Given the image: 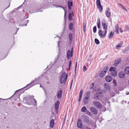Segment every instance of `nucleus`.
Segmentation results:
<instances>
[{"label": "nucleus", "instance_id": "f257e3e1", "mask_svg": "<svg viewBox=\"0 0 129 129\" xmlns=\"http://www.w3.org/2000/svg\"><path fill=\"white\" fill-rule=\"evenodd\" d=\"M102 23L103 29L105 30L102 31L101 30H99L98 32V34L101 38H104L105 37L107 33L106 30L107 25L106 24V20L105 19L102 20Z\"/></svg>", "mask_w": 129, "mask_h": 129}, {"label": "nucleus", "instance_id": "f03ea898", "mask_svg": "<svg viewBox=\"0 0 129 129\" xmlns=\"http://www.w3.org/2000/svg\"><path fill=\"white\" fill-rule=\"evenodd\" d=\"M67 77V74L65 72L62 73L59 78V82L61 84H65Z\"/></svg>", "mask_w": 129, "mask_h": 129}, {"label": "nucleus", "instance_id": "7ed1b4c3", "mask_svg": "<svg viewBox=\"0 0 129 129\" xmlns=\"http://www.w3.org/2000/svg\"><path fill=\"white\" fill-rule=\"evenodd\" d=\"M93 104L94 106L97 108L101 109L102 108V104L98 101H94L93 102Z\"/></svg>", "mask_w": 129, "mask_h": 129}, {"label": "nucleus", "instance_id": "20e7f679", "mask_svg": "<svg viewBox=\"0 0 129 129\" xmlns=\"http://www.w3.org/2000/svg\"><path fill=\"white\" fill-rule=\"evenodd\" d=\"M73 47H72L71 50H68L67 52V57L68 59H70L73 56Z\"/></svg>", "mask_w": 129, "mask_h": 129}, {"label": "nucleus", "instance_id": "39448f33", "mask_svg": "<svg viewBox=\"0 0 129 129\" xmlns=\"http://www.w3.org/2000/svg\"><path fill=\"white\" fill-rule=\"evenodd\" d=\"M82 119L85 123L89 124V120L88 116L86 115L83 116H82Z\"/></svg>", "mask_w": 129, "mask_h": 129}, {"label": "nucleus", "instance_id": "423d86ee", "mask_svg": "<svg viewBox=\"0 0 129 129\" xmlns=\"http://www.w3.org/2000/svg\"><path fill=\"white\" fill-rule=\"evenodd\" d=\"M89 110L93 114L96 115L98 114V110L95 108L91 107L90 108Z\"/></svg>", "mask_w": 129, "mask_h": 129}, {"label": "nucleus", "instance_id": "0eeeda50", "mask_svg": "<svg viewBox=\"0 0 129 129\" xmlns=\"http://www.w3.org/2000/svg\"><path fill=\"white\" fill-rule=\"evenodd\" d=\"M60 104V102L59 101H57L55 104V111L56 113L58 112L59 107Z\"/></svg>", "mask_w": 129, "mask_h": 129}, {"label": "nucleus", "instance_id": "6e6552de", "mask_svg": "<svg viewBox=\"0 0 129 129\" xmlns=\"http://www.w3.org/2000/svg\"><path fill=\"white\" fill-rule=\"evenodd\" d=\"M77 126L79 128H81L82 127V121L81 119L79 118L77 121Z\"/></svg>", "mask_w": 129, "mask_h": 129}, {"label": "nucleus", "instance_id": "1a4fd4ad", "mask_svg": "<svg viewBox=\"0 0 129 129\" xmlns=\"http://www.w3.org/2000/svg\"><path fill=\"white\" fill-rule=\"evenodd\" d=\"M105 15L107 17H109L111 16V12L109 8H107Z\"/></svg>", "mask_w": 129, "mask_h": 129}, {"label": "nucleus", "instance_id": "9d476101", "mask_svg": "<svg viewBox=\"0 0 129 129\" xmlns=\"http://www.w3.org/2000/svg\"><path fill=\"white\" fill-rule=\"evenodd\" d=\"M62 93V90L61 89H60L58 91L57 97L58 98H60L61 97Z\"/></svg>", "mask_w": 129, "mask_h": 129}, {"label": "nucleus", "instance_id": "9b49d317", "mask_svg": "<svg viewBox=\"0 0 129 129\" xmlns=\"http://www.w3.org/2000/svg\"><path fill=\"white\" fill-rule=\"evenodd\" d=\"M112 79V77L110 76H106L105 78V80L106 81L108 82H111Z\"/></svg>", "mask_w": 129, "mask_h": 129}, {"label": "nucleus", "instance_id": "f8f14e48", "mask_svg": "<svg viewBox=\"0 0 129 129\" xmlns=\"http://www.w3.org/2000/svg\"><path fill=\"white\" fill-rule=\"evenodd\" d=\"M104 87L106 90H109L110 89V87L108 83H105L104 84Z\"/></svg>", "mask_w": 129, "mask_h": 129}, {"label": "nucleus", "instance_id": "ddd939ff", "mask_svg": "<svg viewBox=\"0 0 129 129\" xmlns=\"http://www.w3.org/2000/svg\"><path fill=\"white\" fill-rule=\"evenodd\" d=\"M35 81H33L32 82H31L29 84H27L25 87H28V88H30L31 87L34 86L35 83H34Z\"/></svg>", "mask_w": 129, "mask_h": 129}, {"label": "nucleus", "instance_id": "4468645a", "mask_svg": "<svg viewBox=\"0 0 129 129\" xmlns=\"http://www.w3.org/2000/svg\"><path fill=\"white\" fill-rule=\"evenodd\" d=\"M99 93H97L96 94H95L94 96V99L96 100H99ZM100 93L101 94V93L100 92Z\"/></svg>", "mask_w": 129, "mask_h": 129}, {"label": "nucleus", "instance_id": "2eb2a0df", "mask_svg": "<svg viewBox=\"0 0 129 129\" xmlns=\"http://www.w3.org/2000/svg\"><path fill=\"white\" fill-rule=\"evenodd\" d=\"M121 58H119L118 59H116L115 60L114 64H118L121 61Z\"/></svg>", "mask_w": 129, "mask_h": 129}, {"label": "nucleus", "instance_id": "dca6fc26", "mask_svg": "<svg viewBox=\"0 0 129 129\" xmlns=\"http://www.w3.org/2000/svg\"><path fill=\"white\" fill-rule=\"evenodd\" d=\"M54 121L53 119H51L50 122V126L51 128H52L54 126Z\"/></svg>", "mask_w": 129, "mask_h": 129}, {"label": "nucleus", "instance_id": "f3484780", "mask_svg": "<svg viewBox=\"0 0 129 129\" xmlns=\"http://www.w3.org/2000/svg\"><path fill=\"white\" fill-rule=\"evenodd\" d=\"M72 14L71 13H70L69 15V19L70 20H71L72 19V16H74V14L73 12H72Z\"/></svg>", "mask_w": 129, "mask_h": 129}, {"label": "nucleus", "instance_id": "a211bd4d", "mask_svg": "<svg viewBox=\"0 0 129 129\" xmlns=\"http://www.w3.org/2000/svg\"><path fill=\"white\" fill-rule=\"evenodd\" d=\"M124 73L125 74H129V67H126L124 69Z\"/></svg>", "mask_w": 129, "mask_h": 129}, {"label": "nucleus", "instance_id": "6ab92c4d", "mask_svg": "<svg viewBox=\"0 0 129 129\" xmlns=\"http://www.w3.org/2000/svg\"><path fill=\"white\" fill-rule=\"evenodd\" d=\"M123 43V41L119 43L116 46V48L118 49L119 47H121L122 46Z\"/></svg>", "mask_w": 129, "mask_h": 129}, {"label": "nucleus", "instance_id": "aec40b11", "mask_svg": "<svg viewBox=\"0 0 129 129\" xmlns=\"http://www.w3.org/2000/svg\"><path fill=\"white\" fill-rule=\"evenodd\" d=\"M106 73V72L102 70L101 72L100 75V77H102L105 75Z\"/></svg>", "mask_w": 129, "mask_h": 129}, {"label": "nucleus", "instance_id": "412c9836", "mask_svg": "<svg viewBox=\"0 0 129 129\" xmlns=\"http://www.w3.org/2000/svg\"><path fill=\"white\" fill-rule=\"evenodd\" d=\"M119 76L120 78H123L124 77V74L123 72H121L119 74Z\"/></svg>", "mask_w": 129, "mask_h": 129}, {"label": "nucleus", "instance_id": "4be33fe9", "mask_svg": "<svg viewBox=\"0 0 129 129\" xmlns=\"http://www.w3.org/2000/svg\"><path fill=\"white\" fill-rule=\"evenodd\" d=\"M98 27L99 29L100 28V20L99 18L98 19L97 23Z\"/></svg>", "mask_w": 129, "mask_h": 129}, {"label": "nucleus", "instance_id": "5701e85b", "mask_svg": "<svg viewBox=\"0 0 129 129\" xmlns=\"http://www.w3.org/2000/svg\"><path fill=\"white\" fill-rule=\"evenodd\" d=\"M111 75L112 76L115 77L117 75V72L116 71H113L112 72H111Z\"/></svg>", "mask_w": 129, "mask_h": 129}, {"label": "nucleus", "instance_id": "b1692460", "mask_svg": "<svg viewBox=\"0 0 129 129\" xmlns=\"http://www.w3.org/2000/svg\"><path fill=\"white\" fill-rule=\"evenodd\" d=\"M98 9H99L100 12L101 13L103 11V7L101 5L100 6H97Z\"/></svg>", "mask_w": 129, "mask_h": 129}, {"label": "nucleus", "instance_id": "393cba45", "mask_svg": "<svg viewBox=\"0 0 129 129\" xmlns=\"http://www.w3.org/2000/svg\"><path fill=\"white\" fill-rule=\"evenodd\" d=\"M89 98L85 97L84 99V103L85 105H87L88 104V100Z\"/></svg>", "mask_w": 129, "mask_h": 129}, {"label": "nucleus", "instance_id": "a878e982", "mask_svg": "<svg viewBox=\"0 0 129 129\" xmlns=\"http://www.w3.org/2000/svg\"><path fill=\"white\" fill-rule=\"evenodd\" d=\"M69 41L71 42H72L73 38V35L72 34H69Z\"/></svg>", "mask_w": 129, "mask_h": 129}, {"label": "nucleus", "instance_id": "bb28decb", "mask_svg": "<svg viewBox=\"0 0 129 129\" xmlns=\"http://www.w3.org/2000/svg\"><path fill=\"white\" fill-rule=\"evenodd\" d=\"M114 35V33L112 32V31H111L109 35V36L108 38L109 39H110L112 38L113 36Z\"/></svg>", "mask_w": 129, "mask_h": 129}, {"label": "nucleus", "instance_id": "cd10ccee", "mask_svg": "<svg viewBox=\"0 0 129 129\" xmlns=\"http://www.w3.org/2000/svg\"><path fill=\"white\" fill-rule=\"evenodd\" d=\"M73 25L72 23H70L69 25V28L70 30V31H72L73 30Z\"/></svg>", "mask_w": 129, "mask_h": 129}, {"label": "nucleus", "instance_id": "c85d7f7f", "mask_svg": "<svg viewBox=\"0 0 129 129\" xmlns=\"http://www.w3.org/2000/svg\"><path fill=\"white\" fill-rule=\"evenodd\" d=\"M118 4L121 9H123L126 11H127V9H126L123 6L120 4Z\"/></svg>", "mask_w": 129, "mask_h": 129}, {"label": "nucleus", "instance_id": "c756f323", "mask_svg": "<svg viewBox=\"0 0 129 129\" xmlns=\"http://www.w3.org/2000/svg\"><path fill=\"white\" fill-rule=\"evenodd\" d=\"M96 4L97 6H100L101 5L100 0H96Z\"/></svg>", "mask_w": 129, "mask_h": 129}, {"label": "nucleus", "instance_id": "7c9ffc66", "mask_svg": "<svg viewBox=\"0 0 129 129\" xmlns=\"http://www.w3.org/2000/svg\"><path fill=\"white\" fill-rule=\"evenodd\" d=\"M61 7V8H62L63 9V10L64 11V12H65V14H64V18H65L66 17V10L63 7L61 6H58L57 7Z\"/></svg>", "mask_w": 129, "mask_h": 129}, {"label": "nucleus", "instance_id": "2f4dec72", "mask_svg": "<svg viewBox=\"0 0 129 129\" xmlns=\"http://www.w3.org/2000/svg\"><path fill=\"white\" fill-rule=\"evenodd\" d=\"M86 25V22L84 23L83 27V30L84 32H85V31Z\"/></svg>", "mask_w": 129, "mask_h": 129}, {"label": "nucleus", "instance_id": "473e14b6", "mask_svg": "<svg viewBox=\"0 0 129 129\" xmlns=\"http://www.w3.org/2000/svg\"><path fill=\"white\" fill-rule=\"evenodd\" d=\"M34 101V103H33V105L35 106H37V101H36V100L35 99H33V100Z\"/></svg>", "mask_w": 129, "mask_h": 129}, {"label": "nucleus", "instance_id": "72a5a7b5", "mask_svg": "<svg viewBox=\"0 0 129 129\" xmlns=\"http://www.w3.org/2000/svg\"><path fill=\"white\" fill-rule=\"evenodd\" d=\"M68 6H73V2H70V1H68Z\"/></svg>", "mask_w": 129, "mask_h": 129}, {"label": "nucleus", "instance_id": "f704fd0d", "mask_svg": "<svg viewBox=\"0 0 129 129\" xmlns=\"http://www.w3.org/2000/svg\"><path fill=\"white\" fill-rule=\"evenodd\" d=\"M86 109L85 106L83 107L81 109V111L83 112H84L86 111Z\"/></svg>", "mask_w": 129, "mask_h": 129}, {"label": "nucleus", "instance_id": "c9c22d12", "mask_svg": "<svg viewBox=\"0 0 129 129\" xmlns=\"http://www.w3.org/2000/svg\"><path fill=\"white\" fill-rule=\"evenodd\" d=\"M94 41L95 43L96 44H100V42L96 38L94 40Z\"/></svg>", "mask_w": 129, "mask_h": 129}, {"label": "nucleus", "instance_id": "e433bc0d", "mask_svg": "<svg viewBox=\"0 0 129 129\" xmlns=\"http://www.w3.org/2000/svg\"><path fill=\"white\" fill-rule=\"evenodd\" d=\"M115 68L114 67H111L109 69V71L111 72L113 71H115Z\"/></svg>", "mask_w": 129, "mask_h": 129}, {"label": "nucleus", "instance_id": "4c0bfd02", "mask_svg": "<svg viewBox=\"0 0 129 129\" xmlns=\"http://www.w3.org/2000/svg\"><path fill=\"white\" fill-rule=\"evenodd\" d=\"M90 94V92L89 91H88L86 93V97L88 98H89V95Z\"/></svg>", "mask_w": 129, "mask_h": 129}, {"label": "nucleus", "instance_id": "58836bf2", "mask_svg": "<svg viewBox=\"0 0 129 129\" xmlns=\"http://www.w3.org/2000/svg\"><path fill=\"white\" fill-rule=\"evenodd\" d=\"M34 96H33L29 95L28 96L27 98L31 99L32 100H33V99H34Z\"/></svg>", "mask_w": 129, "mask_h": 129}, {"label": "nucleus", "instance_id": "ea45409f", "mask_svg": "<svg viewBox=\"0 0 129 129\" xmlns=\"http://www.w3.org/2000/svg\"><path fill=\"white\" fill-rule=\"evenodd\" d=\"M108 69V67L106 66L103 69V70L104 71H106V73Z\"/></svg>", "mask_w": 129, "mask_h": 129}, {"label": "nucleus", "instance_id": "a19ab883", "mask_svg": "<svg viewBox=\"0 0 129 129\" xmlns=\"http://www.w3.org/2000/svg\"><path fill=\"white\" fill-rule=\"evenodd\" d=\"M96 31V26H94L93 28V31L94 33H95Z\"/></svg>", "mask_w": 129, "mask_h": 129}, {"label": "nucleus", "instance_id": "79ce46f5", "mask_svg": "<svg viewBox=\"0 0 129 129\" xmlns=\"http://www.w3.org/2000/svg\"><path fill=\"white\" fill-rule=\"evenodd\" d=\"M83 93V90L82 89H81L80 91L79 96H82Z\"/></svg>", "mask_w": 129, "mask_h": 129}, {"label": "nucleus", "instance_id": "37998d69", "mask_svg": "<svg viewBox=\"0 0 129 129\" xmlns=\"http://www.w3.org/2000/svg\"><path fill=\"white\" fill-rule=\"evenodd\" d=\"M94 85V84L93 83H92L90 85V89H92Z\"/></svg>", "mask_w": 129, "mask_h": 129}, {"label": "nucleus", "instance_id": "c03bdc74", "mask_svg": "<svg viewBox=\"0 0 129 129\" xmlns=\"http://www.w3.org/2000/svg\"><path fill=\"white\" fill-rule=\"evenodd\" d=\"M119 26L118 24H116L115 25V30L118 29Z\"/></svg>", "mask_w": 129, "mask_h": 129}, {"label": "nucleus", "instance_id": "a18cd8bd", "mask_svg": "<svg viewBox=\"0 0 129 129\" xmlns=\"http://www.w3.org/2000/svg\"><path fill=\"white\" fill-rule=\"evenodd\" d=\"M87 69L85 65H84L83 68V71L84 72H85L86 71Z\"/></svg>", "mask_w": 129, "mask_h": 129}, {"label": "nucleus", "instance_id": "49530a36", "mask_svg": "<svg viewBox=\"0 0 129 129\" xmlns=\"http://www.w3.org/2000/svg\"><path fill=\"white\" fill-rule=\"evenodd\" d=\"M86 113L89 116H90L91 114V113L88 110L86 111Z\"/></svg>", "mask_w": 129, "mask_h": 129}, {"label": "nucleus", "instance_id": "de8ad7c7", "mask_svg": "<svg viewBox=\"0 0 129 129\" xmlns=\"http://www.w3.org/2000/svg\"><path fill=\"white\" fill-rule=\"evenodd\" d=\"M82 128V129H91L88 127L85 126H83Z\"/></svg>", "mask_w": 129, "mask_h": 129}, {"label": "nucleus", "instance_id": "09e8293b", "mask_svg": "<svg viewBox=\"0 0 129 129\" xmlns=\"http://www.w3.org/2000/svg\"><path fill=\"white\" fill-rule=\"evenodd\" d=\"M113 83L114 84L115 86H116L117 85V84L116 83V81L115 80H113Z\"/></svg>", "mask_w": 129, "mask_h": 129}, {"label": "nucleus", "instance_id": "8fccbe9b", "mask_svg": "<svg viewBox=\"0 0 129 129\" xmlns=\"http://www.w3.org/2000/svg\"><path fill=\"white\" fill-rule=\"evenodd\" d=\"M82 96H79V100L78 101L79 102H80V101L81 99L82 98Z\"/></svg>", "mask_w": 129, "mask_h": 129}, {"label": "nucleus", "instance_id": "3c124183", "mask_svg": "<svg viewBox=\"0 0 129 129\" xmlns=\"http://www.w3.org/2000/svg\"><path fill=\"white\" fill-rule=\"evenodd\" d=\"M77 65H75V74H76V68L77 67Z\"/></svg>", "mask_w": 129, "mask_h": 129}, {"label": "nucleus", "instance_id": "603ef678", "mask_svg": "<svg viewBox=\"0 0 129 129\" xmlns=\"http://www.w3.org/2000/svg\"><path fill=\"white\" fill-rule=\"evenodd\" d=\"M29 20H27L25 21V23H26V24L25 25V26L27 25V24Z\"/></svg>", "mask_w": 129, "mask_h": 129}, {"label": "nucleus", "instance_id": "864d4df0", "mask_svg": "<svg viewBox=\"0 0 129 129\" xmlns=\"http://www.w3.org/2000/svg\"><path fill=\"white\" fill-rule=\"evenodd\" d=\"M120 31L121 33H122L123 32V30H122V29L121 28H120Z\"/></svg>", "mask_w": 129, "mask_h": 129}, {"label": "nucleus", "instance_id": "5fc2aeb1", "mask_svg": "<svg viewBox=\"0 0 129 129\" xmlns=\"http://www.w3.org/2000/svg\"><path fill=\"white\" fill-rule=\"evenodd\" d=\"M117 34H119V32L118 31V29H117L115 30Z\"/></svg>", "mask_w": 129, "mask_h": 129}, {"label": "nucleus", "instance_id": "6e6d98bb", "mask_svg": "<svg viewBox=\"0 0 129 129\" xmlns=\"http://www.w3.org/2000/svg\"><path fill=\"white\" fill-rule=\"evenodd\" d=\"M128 49V50H127V49H125L124 51H123V53H124L126 51H127Z\"/></svg>", "mask_w": 129, "mask_h": 129}, {"label": "nucleus", "instance_id": "4d7b16f0", "mask_svg": "<svg viewBox=\"0 0 129 129\" xmlns=\"http://www.w3.org/2000/svg\"><path fill=\"white\" fill-rule=\"evenodd\" d=\"M68 7V8H69V10H71V6H69Z\"/></svg>", "mask_w": 129, "mask_h": 129}, {"label": "nucleus", "instance_id": "13d9d810", "mask_svg": "<svg viewBox=\"0 0 129 129\" xmlns=\"http://www.w3.org/2000/svg\"><path fill=\"white\" fill-rule=\"evenodd\" d=\"M71 61L70 60L69 61V64H71Z\"/></svg>", "mask_w": 129, "mask_h": 129}, {"label": "nucleus", "instance_id": "bf43d9fd", "mask_svg": "<svg viewBox=\"0 0 129 129\" xmlns=\"http://www.w3.org/2000/svg\"><path fill=\"white\" fill-rule=\"evenodd\" d=\"M72 81H73V80H72V82H71V86H70V88L71 89V88L72 85Z\"/></svg>", "mask_w": 129, "mask_h": 129}, {"label": "nucleus", "instance_id": "052dcab7", "mask_svg": "<svg viewBox=\"0 0 129 129\" xmlns=\"http://www.w3.org/2000/svg\"><path fill=\"white\" fill-rule=\"evenodd\" d=\"M71 65H69V69H70L71 66Z\"/></svg>", "mask_w": 129, "mask_h": 129}, {"label": "nucleus", "instance_id": "680f3d73", "mask_svg": "<svg viewBox=\"0 0 129 129\" xmlns=\"http://www.w3.org/2000/svg\"><path fill=\"white\" fill-rule=\"evenodd\" d=\"M129 94V92H128V93H126V94L127 95H128V94Z\"/></svg>", "mask_w": 129, "mask_h": 129}, {"label": "nucleus", "instance_id": "e2e57ef3", "mask_svg": "<svg viewBox=\"0 0 129 129\" xmlns=\"http://www.w3.org/2000/svg\"><path fill=\"white\" fill-rule=\"evenodd\" d=\"M10 5V4H9V6H8V7L7 8H8V7H9Z\"/></svg>", "mask_w": 129, "mask_h": 129}, {"label": "nucleus", "instance_id": "0e129e2a", "mask_svg": "<svg viewBox=\"0 0 129 129\" xmlns=\"http://www.w3.org/2000/svg\"><path fill=\"white\" fill-rule=\"evenodd\" d=\"M128 84L129 85V80L128 81Z\"/></svg>", "mask_w": 129, "mask_h": 129}, {"label": "nucleus", "instance_id": "69168bd1", "mask_svg": "<svg viewBox=\"0 0 129 129\" xmlns=\"http://www.w3.org/2000/svg\"><path fill=\"white\" fill-rule=\"evenodd\" d=\"M77 64V62H76V64Z\"/></svg>", "mask_w": 129, "mask_h": 129}, {"label": "nucleus", "instance_id": "338daca9", "mask_svg": "<svg viewBox=\"0 0 129 129\" xmlns=\"http://www.w3.org/2000/svg\"><path fill=\"white\" fill-rule=\"evenodd\" d=\"M57 37H58V38H59V36H57Z\"/></svg>", "mask_w": 129, "mask_h": 129}, {"label": "nucleus", "instance_id": "774afa93", "mask_svg": "<svg viewBox=\"0 0 129 129\" xmlns=\"http://www.w3.org/2000/svg\"><path fill=\"white\" fill-rule=\"evenodd\" d=\"M91 55H90V57H91Z\"/></svg>", "mask_w": 129, "mask_h": 129}]
</instances>
